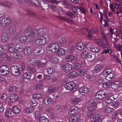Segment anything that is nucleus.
Wrapping results in <instances>:
<instances>
[{
  "label": "nucleus",
  "mask_w": 122,
  "mask_h": 122,
  "mask_svg": "<svg viewBox=\"0 0 122 122\" xmlns=\"http://www.w3.org/2000/svg\"><path fill=\"white\" fill-rule=\"evenodd\" d=\"M45 33L43 29L39 28L36 30H34L32 31V36L36 37L37 36H41L44 35Z\"/></svg>",
  "instance_id": "obj_5"
},
{
  "label": "nucleus",
  "mask_w": 122,
  "mask_h": 122,
  "mask_svg": "<svg viewBox=\"0 0 122 122\" xmlns=\"http://www.w3.org/2000/svg\"><path fill=\"white\" fill-rule=\"evenodd\" d=\"M57 54L60 56L64 55L66 53V50L62 48H60L57 50Z\"/></svg>",
  "instance_id": "obj_28"
},
{
  "label": "nucleus",
  "mask_w": 122,
  "mask_h": 122,
  "mask_svg": "<svg viewBox=\"0 0 122 122\" xmlns=\"http://www.w3.org/2000/svg\"><path fill=\"white\" fill-rule=\"evenodd\" d=\"M92 51L94 53H98L99 52V49L97 47L93 48L92 50Z\"/></svg>",
  "instance_id": "obj_64"
},
{
  "label": "nucleus",
  "mask_w": 122,
  "mask_h": 122,
  "mask_svg": "<svg viewBox=\"0 0 122 122\" xmlns=\"http://www.w3.org/2000/svg\"><path fill=\"white\" fill-rule=\"evenodd\" d=\"M74 58V56L72 55H68L66 56L65 60L68 62H71Z\"/></svg>",
  "instance_id": "obj_25"
},
{
  "label": "nucleus",
  "mask_w": 122,
  "mask_h": 122,
  "mask_svg": "<svg viewBox=\"0 0 122 122\" xmlns=\"http://www.w3.org/2000/svg\"><path fill=\"white\" fill-rule=\"evenodd\" d=\"M59 61V59L57 57H55L54 58L52 59V61L55 64L58 63Z\"/></svg>",
  "instance_id": "obj_58"
},
{
  "label": "nucleus",
  "mask_w": 122,
  "mask_h": 122,
  "mask_svg": "<svg viewBox=\"0 0 122 122\" xmlns=\"http://www.w3.org/2000/svg\"><path fill=\"white\" fill-rule=\"evenodd\" d=\"M15 29L14 27L12 26L10 27L8 30V33L10 35H11L13 34L15 31Z\"/></svg>",
  "instance_id": "obj_45"
},
{
  "label": "nucleus",
  "mask_w": 122,
  "mask_h": 122,
  "mask_svg": "<svg viewBox=\"0 0 122 122\" xmlns=\"http://www.w3.org/2000/svg\"><path fill=\"white\" fill-rule=\"evenodd\" d=\"M10 102L16 101L18 98V96L17 94H12L10 97Z\"/></svg>",
  "instance_id": "obj_26"
},
{
  "label": "nucleus",
  "mask_w": 122,
  "mask_h": 122,
  "mask_svg": "<svg viewBox=\"0 0 122 122\" xmlns=\"http://www.w3.org/2000/svg\"><path fill=\"white\" fill-rule=\"evenodd\" d=\"M85 46L82 43H79L76 45V48L78 50H82L83 49Z\"/></svg>",
  "instance_id": "obj_30"
},
{
  "label": "nucleus",
  "mask_w": 122,
  "mask_h": 122,
  "mask_svg": "<svg viewBox=\"0 0 122 122\" xmlns=\"http://www.w3.org/2000/svg\"><path fill=\"white\" fill-rule=\"evenodd\" d=\"M112 71V69L110 68H108L103 72L102 75L106 77V78L108 74Z\"/></svg>",
  "instance_id": "obj_34"
},
{
  "label": "nucleus",
  "mask_w": 122,
  "mask_h": 122,
  "mask_svg": "<svg viewBox=\"0 0 122 122\" xmlns=\"http://www.w3.org/2000/svg\"><path fill=\"white\" fill-rule=\"evenodd\" d=\"M44 52V48L40 47L35 48L34 50V53L36 55H41Z\"/></svg>",
  "instance_id": "obj_13"
},
{
  "label": "nucleus",
  "mask_w": 122,
  "mask_h": 122,
  "mask_svg": "<svg viewBox=\"0 0 122 122\" xmlns=\"http://www.w3.org/2000/svg\"><path fill=\"white\" fill-rule=\"evenodd\" d=\"M11 5V3L9 1L6 2L5 3H0V5L2 6H5L7 7H9L10 5Z\"/></svg>",
  "instance_id": "obj_55"
},
{
  "label": "nucleus",
  "mask_w": 122,
  "mask_h": 122,
  "mask_svg": "<svg viewBox=\"0 0 122 122\" xmlns=\"http://www.w3.org/2000/svg\"><path fill=\"white\" fill-rule=\"evenodd\" d=\"M10 19L8 18H4L2 19L0 21V24L2 27H5L10 24Z\"/></svg>",
  "instance_id": "obj_12"
},
{
  "label": "nucleus",
  "mask_w": 122,
  "mask_h": 122,
  "mask_svg": "<svg viewBox=\"0 0 122 122\" xmlns=\"http://www.w3.org/2000/svg\"><path fill=\"white\" fill-rule=\"evenodd\" d=\"M66 41V38L65 37H62L61 39L59 41V43L61 44V46H63V47H67L68 46V45H67L65 46L64 45Z\"/></svg>",
  "instance_id": "obj_31"
},
{
  "label": "nucleus",
  "mask_w": 122,
  "mask_h": 122,
  "mask_svg": "<svg viewBox=\"0 0 122 122\" xmlns=\"http://www.w3.org/2000/svg\"><path fill=\"white\" fill-rule=\"evenodd\" d=\"M62 4L65 6L67 7L69 6V3L66 1L64 0H62Z\"/></svg>",
  "instance_id": "obj_57"
},
{
  "label": "nucleus",
  "mask_w": 122,
  "mask_h": 122,
  "mask_svg": "<svg viewBox=\"0 0 122 122\" xmlns=\"http://www.w3.org/2000/svg\"><path fill=\"white\" fill-rule=\"evenodd\" d=\"M119 104V102L118 101L114 102L111 104V106L112 107L115 108L118 106Z\"/></svg>",
  "instance_id": "obj_56"
},
{
  "label": "nucleus",
  "mask_w": 122,
  "mask_h": 122,
  "mask_svg": "<svg viewBox=\"0 0 122 122\" xmlns=\"http://www.w3.org/2000/svg\"><path fill=\"white\" fill-rule=\"evenodd\" d=\"M109 30L112 35L113 34L115 35L117 31H118V30L116 28L112 29L111 28H110Z\"/></svg>",
  "instance_id": "obj_53"
},
{
  "label": "nucleus",
  "mask_w": 122,
  "mask_h": 122,
  "mask_svg": "<svg viewBox=\"0 0 122 122\" xmlns=\"http://www.w3.org/2000/svg\"><path fill=\"white\" fill-rule=\"evenodd\" d=\"M96 43L99 46L103 48L105 51H104L102 52V54L105 53L106 54L107 52L109 53H111L112 52V51L111 48H109L105 46V45L103 42V41L101 39H97L95 41Z\"/></svg>",
  "instance_id": "obj_2"
},
{
  "label": "nucleus",
  "mask_w": 122,
  "mask_h": 122,
  "mask_svg": "<svg viewBox=\"0 0 122 122\" xmlns=\"http://www.w3.org/2000/svg\"><path fill=\"white\" fill-rule=\"evenodd\" d=\"M72 67V65L69 63L65 64L62 66L63 71L66 72H68L70 71Z\"/></svg>",
  "instance_id": "obj_14"
},
{
  "label": "nucleus",
  "mask_w": 122,
  "mask_h": 122,
  "mask_svg": "<svg viewBox=\"0 0 122 122\" xmlns=\"http://www.w3.org/2000/svg\"><path fill=\"white\" fill-rule=\"evenodd\" d=\"M114 99V96L111 95L108 97L105 100V102L107 104H109L112 102V101Z\"/></svg>",
  "instance_id": "obj_35"
},
{
  "label": "nucleus",
  "mask_w": 122,
  "mask_h": 122,
  "mask_svg": "<svg viewBox=\"0 0 122 122\" xmlns=\"http://www.w3.org/2000/svg\"><path fill=\"white\" fill-rule=\"evenodd\" d=\"M32 31L30 28H28L25 29L24 31V33L25 35L28 36L30 34H31L32 36Z\"/></svg>",
  "instance_id": "obj_33"
},
{
  "label": "nucleus",
  "mask_w": 122,
  "mask_h": 122,
  "mask_svg": "<svg viewBox=\"0 0 122 122\" xmlns=\"http://www.w3.org/2000/svg\"><path fill=\"white\" fill-rule=\"evenodd\" d=\"M88 53V52L86 51L83 52L81 54V57L83 58L86 56V57Z\"/></svg>",
  "instance_id": "obj_62"
},
{
  "label": "nucleus",
  "mask_w": 122,
  "mask_h": 122,
  "mask_svg": "<svg viewBox=\"0 0 122 122\" xmlns=\"http://www.w3.org/2000/svg\"><path fill=\"white\" fill-rule=\"evenodd\" d=\"M40 3L41 7L44 9H47L49 8V5L47 3L46 0H43L41 1Z\"/></svg>",
  "instance_id": "obj_21"
},
{
  "label": "nucleus",
  "mask_w": 122,
  "mask_h": 122,
  "mask_svg": "<svg viewBox=\"0 0 122 122\" xmlns=\"http://www.w3.org/2000/svg\"><path fill=\"white\" fill-rule=\"evenodd\" d=\"M120 85L118 81H115L112 83L111 86L114 89H117Z\"/></svg>",
  "instance_id": "obj_37"
},
{
  "label": "nucleus",
  "mask_w": 122,
  "mask_h": 122,
  "mask_svg": "<svg viewBox=\"0 0 122 122\" xmlns=\"http://www.w3.org/2000/svg\"><path fill=\"white\" fill-rule=\"evenodd\" d=\"M65 15L70 18H73L75 17L74 14L72 12H67L65 13Z\"/></svg>",
  "instance_id": "obj_52"
},
{
  "label": "nucleus",
  "mask_w": 122,
  "mask_h": 122,
  "mask_svg": "<svg viewBox=\"0 0 122 122\" xmlns=\"http://www.w3.org/2000/svg\"><path fill=\"white\" fill-rule=\"evenodd\" d=\"M39 122H49L48 119L45 117L41 116L39 119Z\"/></svg>",
  "instance_id": "obj_40"
},
{
  "label": "nucleus",
  "mask_w": 122,
  "mask_h": 122,
  "mask_svg": "<svg viewBox=\"0 0 122 122\" xmlns=\"http://www.w3.org/2000/svg\"><path fill=\"white\" fill-rule=\"evenodd\" d=\"M46 41L45 38L43 36H40L36 39L35 42L37 44L40 45L45 44Z\"/></svg>",
  "instance_id": "obj_9"
},
{
  "label": "nucleus",
  "mask_w": 122,
  "mask_h": 122,
  "mask_svg": "<svg viewBox=\"0 0 122 122\" xmlns=\"http://www.w3.org/2000/svg\"><path fill=\"white\" fill-rule=\"evenodd\" d=\"M113 110V109L112 108L107 107L105 108L104 112L107 113H109L112 112Z\"/></svg>",
  "instance_id": "obj_54"
},
{
  "label": "nucleus",
  "mask_w": 122,
  "mask_h": 122,
  "mask_svg": "<svg viewBox=\"0 0 122 122\" xmlns=\"http://www.w3.org/2000/svg\"><path fill=\"white\" fill-rule=\"evenodd\" d=\"M0 72L4 73L5 75H7L9 73V69L5 66H2L0 67Z\"/></svg>",
  "instance_id": "obj_16"
},
{
  "label": "nucleus",
  "mask_w": 122,
  "mask_h": 122,
  "mask_svg": "<svg viewBox=\"0 0 122 122\" xmlns=\"http://www.w3.org/2000/svg\"><path fill=\"white\" fill-rule=\"evenodd\" d=\"M13 110L15 113L18 114L20 112V109L18 107L15 106L13 108Z\"/></svg>",
  "instance_id": "obj_48"
},
{
  "label": "nucleus",
  "mask_w": 122,
  "mask_h": 122,
  "mask_svg": "<svg viewBox=\"0 0 122 122\" xmlns=\"http://www.w3.org/2000/svg\"><path fill=\"white\" fill-rule=\"evenodd\" d=\"M32 51L30 47H27L25 48L24 52L25 55H28L31 54Z\"/></svg>",
  "instance_id": "obj_32"
},
{
  "label": "nucleus",
  "mask_w": 122,
  "mask_h": 122,
  "mask_svg": "<svg viewBox=\"0 0 122 122\" xmlns=\"http://www.w3.org/2000/svg\"><path fill=\"white\" fill-rule=\"evenodd\" d=\"M9 36L8 34L6 33H2L1 35V41L3 43L6 42L8 40Z\"/></svg>",
  "instance_id": "obj_18"
},
{
  "label": "nucleus",
  "mask_w": 122,
  "mask_h": 122,
  "mask_svg": "<svg viewBox=\"0 0 122 122\" xmlns=\"http://www.w3.org/2000/svg\"><path fill=\"white\" fill-rule=\"evenodd\" d=\"M75 86V84L73 82H69L66 84L65 86V88L67 90H72L73 87Z\"/></svg>",
  "instance_id": "obj_22"
},
{
  "label": "nucleus",
  "mask_w": 122,
  "mask_h": 122,
  "mask_svg": "<svg viewBox=\"0 0 122 122\" xmlns=\"http://www.w3.org/2000/svg\"><path fill=\"white\" fill-rule=\"evenodd\" d=\"M86 71V69H85L80 70L77 73L78 75L79 76L83 75L85 73Z\"/></svg>",
  "instance_id": "obj_43"
},
{
  "label": "nucleus",
  "mask_w": 122,
  "mask_h": 122,
  "mask_svg": "<svg viewBox=\"0 0 122 122\" xmlns=\"http://www.w3.org/2000/svg\"><path fill=\"white\" fill-rule=\"evenodd\" d=\"M85 30L88 33L87 36V38L90 39H91L93 36L92 34L91 31H89L88 28H86Z\"/></svg>",
  "instance_id": "obj_41"
},
{
  "label": "nucleus",
  "mask_w": 122,
  "mask_h": 122,
  "mask_svg": "<svg viewBox=\"0 0 122 122\" xmlns=\"http://www.w3.org/2000/svg\"><path fill=\"white\" fill-rule=\"evenodd\" d=\"M114 77V74L112 72H111L108 74L107 76L106 77V79L108 80H112Z\"/></svg>",
  "instance_id": "obj_42"
},
{
  "label": "nucleus",
  "mask_w": 122,
  "mask_h": 122,
  "mask_svg": "<svg viewBox=\"0 0 122 122\" xmlns=\"http://www.w3.org/2000/svg\"><path fill=\"white\" fill-rule=\"evenodd\" d=\"M7 47L8 51L10 53H14L16 52L15 48L14 46V44L9 43Z\"/></svg>",
  "instance_id": "obj_20"
},
{
  "label": "nucleus",
  "mask_w": 122,
  "mask_h": 122,
  "mask_svg": "<svg viewBox=\"0 0 122 122\" xmlns=\"http://www.w3.org/2000/svg\"><path fill=\"white\" fill-rule=\"evenodd\" d=\"M27 39V38L25 36H21L19 39V41L21 43H23L25 42Z\"/></svg>",
  "instance_id": "obj_47"
},
{
  "label": "nucleus",
  "mask_w": 122,
  "mask_h": 122,
  "mask_svg": "<svg viewBox=\"0 0 122 122\" xmlns=\"http://www.w3.org/2000/svg\"><path fill=\"white\" fill-rule=\"evenodd\" d=\"M33 107L32 106H30L26 108L25 111L26 113H29L33 111Z\"/></svg>",
  "instance_id": "obj_49"
},
{
  "label": "nucleus",
  "mask_w": 122,
  "mask_h": 122,
  "mask_svg": "<svg viewBox=\"0 0 122 122\" xmlns=\"http://www.w3.org/2000/svg\"><path fill=\"white\" fill-rule=\"evenodd\" d=\"M29 62L31 64H36L39 66H45L46 64V62H43L39 61L38 59L36 58H29L28 59Z\"/></svg>",
  "instance_id": "obj_3"
},
{
  "label": "nucleus",
  "mask_w": 122,
  "mask_h": 122,
  "mask_svg": "<svg viewBox=\"0 0 122 122\" xmlns=\"http://www.w3.org/2000/svg\"><path fill=\"white\" fill-rule=\"evenodd\" d=\"M104 82V80L103 79H100L97 80L96 82V84L99 85L103 83Z\"/></svg>",
  "instance_id": "obj_60"
},
{
  "label": "nucleus",
  "mask_w": 122,
  "mask_h": 122,
  "mask_svg": "<svg viewBox=\"0 0 122 122\" xmlns=\"http://www.w3.org/2000/svg\"><path fill=\"white\" fill-rule=\"evenodd\" d=\"M71 8L72 11L76 15H78L81 12L84 14L86 12V10L82 7H78L74 5H72Z\"/></svg>",
  "instance_id": "obj_4"
},
{
  "label": "nucleus",
  "mask_w": 122,
  "mask_h": 122,
  "mask_svg": "<svg viewBox=\"0 0 122 122\" xmlns=\"http://www.w3.org/2000/svg\"><path fill=\"white\" fill-rule=\"evenodd\" d=\"M114 47L117 50H119L120 51H122V46L121 44H118L117 45Z\"/></svg>",
  "instance_id": "obj_61"
},
{
  "label": "nucleus",
  "mask_w": 122,
  "mask_h": 122,
  "mask_svg": "<svg viewBox=\"0 0 122 122\" xmlns=\"http://www.w3.org/2000/svg\"><path fill=\"white\" fill-rule=\"evenodd\" d=\"M90 119L92 122H101L102 120L100 118L99 115L97 114L91 115Z\"/></svg>",
  "instance_id": "obj_8"
},
{
  "label": "nucleus",
  "mask_w": 122,
  "mask_h": 122,
  "mask_svg": "<svg viewBox=\"0 0 122 122\" xmlns=\"http://www.w3.org/2000/svg\"><path fill=\"white\" fill-rule=\"evenodd\" d=\"M26 1L29 4H32L36 6H38L39 5V3L37 0H26Z\"/></svg>",
  "instance_id": "obj_27"
},
{
  "label": "nucleus",
  "mask_w": 122,
  "mask_h": 122,
  "mask_svg": "<svg viewBox=\"0 0 122 122\" xmlns=\"http://www.w3.org/2000/svg\"><path fill=\"white\" fill-rule=\"evenodd\" d=\"M81 67V65L79 64H76L74 67L75 70H77L80 69Z\"/></svg>",
  "instance_id": "obj_63"
},
{
  "label": "nucleus",
  "mask_w": 122,
  "mask_h": 122,
  "mask_svg": "<svg viewBox=\"0 0 122 122\" xmlns=\"http://www.w3.org/2000/svg\"><path fill=\"white\" fill-rule=\"evenodd\" d=\"M103 67V65L101 64H99L97 65L93 68L92 73L94 74H97L101 71Z\"/></svg>",
  "instance_id": "obj_10"
},
{
  "label": "nucleus",
  "mask_w": 122,
  "mask_h": 122,
  "mask_svg": "<svg viewBox=\"0 0 122 122\" xmlns=\"http://www.w3.org/2000/svg\"><path fill=\"white\" fill-rule=\"evenodd\" d=\"M31 74L29 72H25L24 73L22 77L24 79L29 80L30 79Z\"/></svg>",
  "instance_id": "obj_29"
},
{
  "label": "nucleus",
  "mask_w": 122,
  "mask_h": 122,
  "mask_svg": "<svg viewBox=\"0 0 122 122\" xmlns=\"http://www.w3.org/2000/svg\"><path fill=\"white\" fill-rule=\"evenodd\" d=\"M112 83L110 81H108L105 82L103 85V87L105 88H107L110 86L111 85Z\"/></svg>",
  "instance_id": "obj_46"
},
{
  "label": "nucleus",
  "mask_w": 122,
  "mask_h": 122,
  "mask_svg": "<svg viewBox=\"0 0 122 122\" xmlns=\"http://www.w3.org/2000/svg\"><path fill=\"white\" fill-rule=\"evenodd\" d=\"M13 56L14 58L15 59H18L21 58V56L20 53L17 51L13 53Z\"/></svg>",
  "instance_id": "obj_38"
},
{
  "label": "nucleus",
  "mask_w": 122,
  "mask_h": 122,
  "mask_svg": "<svg viewBox=\"0 0 122 122\" xmlns=\"http://www.w3.org/2000/svg\"><path fill=\"white\" fill-rule=\"evenodd\" d=\"M17 89V88L14 86H11L10 88L9 91L10 92H12L13 91L16 92Z\"/></svg>",
  "instance_id": "obj_50"
},
{
  "label": "nucleus",
  "mask_w": 122,
  "mask_h": 122,
  "mask_svg": "<svg viewBox=\"0 0 122 122\" xmlns=\"http://www.w3.org/2000/svg\"><path fill=\"white\" fill-rule=\"evenodd\" d=\"M59 48V46L57 43L52 44L49 47V50L53 52H56Z\"/></svg>",
  "instance_id": "obj_11"
},
{
  "label": "nucleus",
  "mask_w": 122,
  "mask_h": 122,
  "mask_svg": "<svg viewBox=\"0 0 122 122\" xmlns=\"http://www.w3.org/2000/svg\"><path fill=\"white\" fill-rule=\"evenodd\" d=\"M33 97L34 98H36L37 99H39L41 97V94L38 92L36 93V94H34L33 95Z\"/></svg>",
  "instance_id": "obj_51"
},
{
  "label": "nucleus",
  "mask_w": 122,
  "mask_h": 122,
  "mask_svg": "<svg viewBox=\"0 0 122 122\" xmlns=\"http://www.w3.org/2000/svg\"><path fill=\"white\" fill-rule=\"evenodd\" d=\"M12 111L10 108H7L5 111V115L6 117H10L11 116Z\"/></svg>",
  "instance_id": "obj_36"
},
{
  "label": "nucleus",
  "mask_w": 122,
  "mask_h": 122,
  "mask_svg": "<svg viewBox=\"0 0 122 122\" xmlns=\"http://www.w3.org/2000/svg\"><path fill=\"white\" fill-rule=\"evenodd\" d=\"M76 109H77V108L75 106H74L70 108L68 111V114L71 115L77 113V110Z\"/></svg>",
  "instance_id": "obj_24"
},
{
  "label": "nucleus",
  "mask_w": 122,
  "mask_h": 122,
  "mask_svg": "<svg viewBox=\"0 0 122 122\" xmlns=\"http://www.w3.org/2000/svg\"><path fill=\"white\" fill-rule=\"evenodd\" d=\"M81 101V99L79 98H75L72 99L71 101V102L74 104H76Z\"/></svg>",
  "instance_id": "obj_39"
},
{
  "label": "nucleus",
  "mask_w": 122,
  "mask_h": 122,
  "mask_svg": "<svg viewBox=\"0 0 122 122\" xmlns=\"http://www.w3.org/2000/svg\"><path fill=\"white\" fill-rule=\"evenodd\" d=\"M106 96L105 92L103 91H99L96 94V97L98 99H102L105 98Z\"/></svg>",
  "instance_id": "obj_7"
},
{
  "label": "nucleus",
  "mask_w": 122,
  "mask_h": 122,
  "mask_svg": "<svg viewBox=\"0 0 122 122\" xmlns=\"http://www.w3.org/2000/svg\"><path fill=\"white\" fill-rule=\"evenodd\" d=\"M88 106L87 109L89 112L87 113V115L88 117H90L91 116L93 111L97 107V102L94 99H92L88 102Z\"/></svg>",
  "instance_id": "obj_1"
},
{
  "label": "nucleus",
  "mask_w": 122,
  "mask_h": 122,
  "mask_svg": "<svg viewBox=\"0 0 122 122\" xmlns=\"http://www.w3.org/2000/svg\"><path fill=\"white\" fill-rule=\"evenodd\" d=\"M15 47L16 51L21 52L23 51L24 49V46L21 45H20L18 43H15L14 44Z\"/></svg>",
  "instance_id": "obj_19"
},
{
  "label": "nucleus",
  "mask_w": 122,
  "mask_h": 122,
  "mask_svg": "<svg viewBox=\"0 0 122 122\" xmlns=\"http://www.w3.org/2000/svg\"><path fill=\"white\" fill-rule=\"evenodd\" d=\"M11 72L13 76H18L20 75V73L19 68L16 66H13L10 68Z\"/></svg>",
  "instance_id": "obj_6"
},
{
  "label": "nucleus",
  "mask_w": 122,
  "mask_h": 122,
  "mask_svg": "<svg viewBox=\"0 0 122 122\" xmlns=\"http://www.w3.org/2000/svg\"><path fill=\"white\" fill-rule=\"evenodd\" d=\"M78 73L75 71H73L70 72L69 74V76H70L71 78H75L77 75Z\"/></svg>",
  "instance_id": "obj_44"
},
{
  "label": "nucleus",
  "mask_w": 122,
  "mask_h": 122,
  "mask_svg": "<svg viewBox=\"0 0 122 122\" xmlns=\"http://www.w3.org/2000/svg\"><path fill=\"white\" fill-rule=\"evenodd\" d=\"M89 90V89L86 86L82 87L80 89L79 92L81 95H85L88 92Z\"/></svg>",
  "instance_id": "obj_15"
},
{
  "label": "nucleus",
  "mask_w": 122,
  "mask_h": 122,
  "mask_svg": "<svg viewBox=\"0 0 122 122\" xmlns=\"http://www.w3.org/2000/svg\"><path fill=\"white\" fill-rule=\"evenodd\" d=\"M53 101L52 98L48 96L44 98L43 103L45 105H47L52 103Z\"/></svg>",
  "instance_id": "obj_17"
},
{
  "label": "nucleus",
  "mask_w": 122,
  "mask_h": 122,
  "mask_svg": "<svg viewBox=\"0 0 122 122\" xmlns=\"http://www.w3.org/2000/svg\"><path fill=\"white\" fill-rule=\"evenodd\" d=\"M111 41L113 43L114 47L115 46H116L117 45V42L115 38L112 37L111 39Z\"/></svg>",
  "instance_id": "obj_59"
},
{
  "label": "nucleus",
  "mask_w": 122,
  "mask_h": 122,
  "mask_svg": "<svg viewBox=\"0 0 122 122\" xmlns=\"http://www.w3.org/2000/svg\"><path fill=\"white\" fill-rule=\"evenodd\" d=\"M96 58L95 55L92 53H88L86 57L87 61H92L94 60Z\"/></svg>",
  "instance_id": "obj_23"
}]
</instances>
